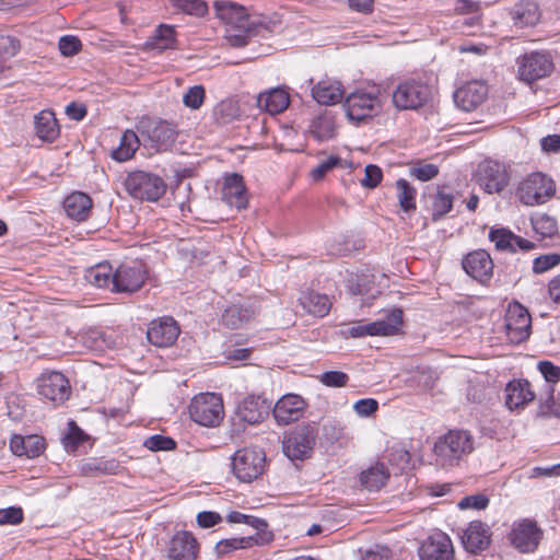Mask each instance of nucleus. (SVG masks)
<instances>
[{
    "instance_id": "obj_43",
    "label": "nucleus",
    "mask_w": 560,
    "mask_h": 560,
    "mask_svg": "<svg viewBox=\"0 0 560 560\" xmlns=\"http://www.w3.org/2000/svg\"><path fill=\"white\" fill-rule=\"evenodd\" d=\"M453 195L443 189L438 190L432 202V219L438 221L442 219L453 207Z\"/></svg>"
},
{
    "instance_id": "obj_10",
    "label": "nucleus",
    "mask_w": 560,
    "mask_h": 560,
    "mask_svg": "<svg viewBox=\"0 0 560 560\" xmlns=\"http://www.w3.org/2000/svg\"><path fill=\"white\" fill-rule=\"evenodd\" d=\"M36 383L38 394L55 406L65 402L70 396L71 387L69 381L60 372L43 373Z\"/></svg>"
},
{
    "instance_id": "obj_41",
    "label": "nucleus",
    "mask_w": 560,
    "mask_h": 560,
    "mask_svg": "<svg viewBox=\"0 0 560 560\" xmlns=\"http://www.w3.org/2000/svg\"><path fill=\"white\" fill-rule=\"evenodd\" d=\"M399 206L405 212L416 209V189L404 178L396 182Z\"/></svg>"
},
{
    "instance_id": "obj_62",
    "label": "nucleus",
    "mask_w": 560,
    "mask_h": 560,
    "mask_svg": "<svg viewBox=\"0 0 560 560\" xmlns=\"http://www.w3.org/2000/svg\"><path fill=\"white\" fill-rule=\"evenodd\" d=\"M378 408V402L373 398H365L358 400L353 409L361 417H369L374 413Z\"/></svg>"
},
{
    "instance_id": "obj_39",
    "label": "nucleus",
    "mask_w": 560,
    "mask_h": 560,
    "mask_svg": "<svg viewBox=\"0 0 560 560\" xmlns=\"http://www.w3.org/2000/svg\"><path fill=\"white\" fill-rule=\"evenodd\" d=\"M388 478L389 471L383 463H376L360 475L361 483L369 490H380Z\"/></svg>"
},
{
    "instance_id": "obj_33",
    "label": "nucleus",
    "mask_w": 560,
    "mask_h": 560,
    "mask_svg": "<svg viewBox=\"0 0 560 560\" xmlns=\"http://www.w3.org/2000/svg\"><path fill=\"white\" fill-rule=\"evenodd\" d=\"M402 324V311L393 308L384 318L369 323L370 336H390L396 334Z\"/></svg>"
},
{
    "instance_id": "obj_23",
    "label": "nucleus",
    "mask_w": 560,
    "mask_h": 560,
    "mask_svg": "<svg viewBox=\"0 0 560 560\" xmlns=\"http://www.w3.org/2000/svg\"><path fill=\"white\" fill-rule=\"evenodd\" d=\"M222 200L237 210L245 209L248 203V195L243 177L237 173L225 176L222 187Z\"/></svg>"
},
{
    "instance_id": "obj_40",
    "label": "nucleus",
    "mask_w": 560,
    "mask_h": 560,
    "mask_svg": "<svg viewBox=\"0 0 560 560\" xmlns=\"http://www.w3.org/2000/svg\"><path fill=\"white\" fill-rule=\"evenodd\" d=\"M82 339L83 343L93 351H105L106 349L113 348L115 345L112 336L97 329L86 331L82 336Z\"/></svg>"
},
{
    "instance_id": "obj_60",
    "label": "nucleus",
    "mask_w": 560,
    "mask_h": 560,
    "mask_svg": "<svg viewBox=\"0 0 560 560\" xmlns=\"http://www.w3.org/2000/svg\"><path fill=\"white\" fill-rule=\"evenodd\" d=\"M340 159L337 156H329L325 161H322L316 167H314L311 172L313 179L319 180L322 179L330 170H332L338 163Z\"/></svg>"
},
{
    "instance_id": "obj_53",
    "label": "nucleus",
    "mask_w": 560,
    "mask_h": 560,
    "mask_svg": "<svg viewBox=\"0 0 560 560\" xmlns=\"http://www.w3.org/2000/svg\"><path fill=\"white\" fill-rule=\"evenodd\" d=\"M560 262V255L547 254L538 256L533 261V271L535 273H544L549 269L556 267Z\"/></svg>"
},
{
    "instance_id": "obj_2",
    "label": "nucleus",
    "mask_w": 560,
    "mask_h": 560,
    "mask_svg": "<svg viewBox=\"0 0 560 560\" xmlns=\"http://www.w3.org/2000/svg\"><path fill=\"white\" fill-rule=\"evenodd\" d=\"M432 97V88L420 78H409L393 91L392 101L398 110H417Z\"/></svg>"
},
{
    "instance_id": "obj_11",
    "label": "nucleus",
    "mask_w": 560,
    "mask_h": 560,
    "mask_svg": "<svg viewBox=\"0 0 560 560\" xmlns=\"http://www.w3.org/2000/svg\"><path fill=\"white\" fill-rule=\"evenodd\" d=\"M477 183L488 194H498L509 184V174L503 164L487 160L478 165Z\"/></svg>"
},
{
    "instance_id": "obj_46",
    "label": "nucleus",
    "mask_w": 560,
    "mask_h": 560,
    "mask_svg": "<svg viewBox=\"0 0 560 560\" xmlns=\"http://www.w3.org/2000/svg\"><path fill=\"white\" fill-rule=\"evenodd\" d=\"M372 276L362 273L357 276V282L349 287L350 292L354 295H366L368 298L375 299L381 291L373 288Z\"/></svg>"
},
{
    "instance_id": "obj_49",
    "label": "nucleus",
    "mask_w": 560,
    "mask_h": 560,
    "mask_svg": "<svg viewBox=\"0 0 560 560\" xmlns=\"http://www.w3.org/2000/svg\"><path fill=\"white\" fill-rule=\"evenodd\" d=\"M58 48L62 56L71 57L81 51L82 43L77 36L65 35L60 37Z\"/></svg>"
},
{
    "instance_id": "obj_3",
    "label": "nucleus",
    "mask_w": 560,
    "mask_h": 560,
    "mask_svg": "<svg viewBox=\"0 0 560 560\" xmlns=\"http://www.w3.org/2000/svg\"><path fill=\"white\" fill-rule=\"evenodd\" d=\"M138 131L145 145L155 151L168 150L178 136L177 126L166 120L142 118L139 121Z\"/></svg>"
},
{
    "instance_id": "obj_29",
    "label": "nucleus",
    "mask_w": 560,
    "mask_h": 560,
    "mask_svg": "<svg viewBox=\"0 0 560 560\" xmlns=\"http://www.w3.org/2000/svg\"><path fill=\"white\" fill-rule=\"evenodd\" d=\"M290 104L289 93L282 88H275L262 92L257 97L259 108L276 115L282 113Z\"/></svg>"
},
{
    "instance_id": "obj_47",
    "label": "nucleus",
    "mask_w": 560,
    "mask_h": 560,
    "mask_svg": "<svg viewBox=\"0 0 560 560\" xmlns=\"http://www.w3.org/2000/svg\"><path fill=\"white\" fill-rule=\"evenodd\" d=\"M172 5L186 14L203 16L208 12V5L203 0H170Z\"/></svg>"
},
{
    "instance_id": "obj_56",
    "label": "nucleus",
    "mask_w": 560,
    "mask_h": 560,
    "mask_svg": "<svg viewBox=\"0 0 560 560\" xmlns=\"http://www.w3.org/2000/svg\"><path fill=\"white\" fill-rule=\"evenodd\" d=\"M320 382L329 387H343L349 381V376L341 371H327L320 377Z\"/></svg>"
},
{
    "instance_id": "obj_15",
    "label": "nucleus",
    "mask_w": 560,
    "mask_h": 560,
    "mask_svg": "<svg viewBox=\"0 0 560 560\" xmlns=\"http://www.w3.org/2000/svg\"><path fill=\"white\" fill-rule=\"evenodd\" d=\"M421 560H452L454 548L451 538L443 532L430 535L419 548Z\"/></svg>"
},
{
    "instance_id": "obj_63",
    "label": "nucleus",
    "mask_w": 560,
    "mask_h": 560,
    "mask_svg": "<svg viewBox=\"0 0 560 560\" xmlns=\"http://www.w3.org/2000/svg\"><path fill=\"white\" fill-rule=\"evenodd\" d=\"M222 521L221 515L213 511H203L197 515V524L202 528H210Z\"/></svg>"
},
{
    "instance_id": "obj_57",
    "label": "nucleus",
    "mask_w": 560,
    "mask_h": 560,
    "mask_svg": "<svg viewBox=\"0 0 560 560\" xmlns=\"http://www.w3.org/2000/svg\"><path fill=\"white\" fill-rule=\"evenodd\" d=\"M439 174V167L434 164H422L410 168V175L415 178L427 182Z\"/></svg>"
},
{
    "instance_id": "obj_17",
    "label": "nucleus",
    "mask_w": 560,
    "mask_h": 560,
    "mask_svg": "<svg viewBox=\"0 0 560 560\" xmlns=\"http://www.w3.org/2000/svg\"><path fill=\"white\" fill-rule=\"evenodd\" d=\"M487 95L488 85L482 81L474 80L455 91L454 102L460 109L471 112L485 102Z\"/></svg>"
},
{
    "instance_id": "obj_30",
    "label": "nucleus",
    "mask_w": 560,
    "mask_h": 560,
    "mask_svg": "<svg viewBox=\"0 0 560 560\" xmlns=\"http://www.w3.org/2000/svg\"><path fill=\"white\" fill-rule=\"evenodd\" d=\"M299 303L305 312L317 317L326 316L331 307V302L326 294L313 290L301 291Z\"/></svg>"
},
{
    "instance_id": "obj_51",
    "label": "nucleus",
    "mask_w": 560,
    "mask_h": 560,
    "mask_svg": "<svg viewBox=\"0 0 560 560\" xmlns=\"http://www.w3.org/2000/svg\"><path fill=\"white\" fill-rule=\"evenodd\" d=\"M205 89L202 85H195L188 89L183 96V103L186 107L198 109L205 100Z\"/></svg>"
},
{
    "instance_id": "obj_44",
    "label": "nucleus",
    "mask_w": 560,
    "mask_h": 560,
    "mask_svg": "<svg viewBox=\"0 0 560 560\" xmlns=\"http://www.w3.org/2000/svg\"><path fill=\"white\" fill-rule=\"evenodd\" d=\"M228 521L230 523H234V524H241V523L247 524L256 530L255 533H260V534H264L265 537L271 538V535L269 533H266L268 524L262 518H258V517L250 516V515H245L241 512L233 511L228 515Z\"/></svg>"
},
{
    "instance_id": "obj_54",
    "label": "nucleus",
    "mask_w": 560,
    "mask_h": 560,
    "mask_svg": "<svg viewBox=\"0 0 560 560\" xmlns=\"http://www.w3.org/2000/svg\"><path fill=\"white\" fill-rule=\"evenodd\" d=\"M24 520V513L20 506L0 509V525H18Z\"/></svg>"
},
{
    "instance_id": "obj_24",
    "label": "nucleus",
    "mask_w": 560,
    "mask_h": 560,
    "mask_svg": "<svg viewBox=\"0 0 560 560\" xmlns=\"http://www.w3.org/2000/svg\"><path fill=\"white\" fill-rule=\"evenodd\" d=\"M513 25L517 28L533 27L541 18L538 3L534 0H521L510 10Z\"/></svg>"
},
{
    "instance_id": "obj_31",
    "label": "nucleus",
    "mask_w": 560,
    "mask_h": 560,
    "mask_svg": "<svg viewBox=\"0 0 560 560\" xmlns=\"http://www.w3.org/2000/svg\"><path fill=\"white\" fill-rule=\"evenodd\" d=\"M121 470L122 466L115 458H89L80 465L81 475L86 477L118 475Z\"/></svg>"
},
{
    "instance_id": "obj_7",
    "label": "nucleus",
    "mask_w": 560,
    "mask_h": 560,
    "mask_svg": "<svg viewBox=\"0 0 560 560\" xmlns=\"http://www.w3.org/2000/svg\"><path fill=\"white\" fill-rule=\"evenodd\" d=\"M556 192L553 180L542 173H532L520 182L516 190L518 200L526 206L545 203Z\"/></svg>"
},
{
    "instance_id": "obj_4",
    "label": "nucleus",
    "mask_w": 560,
    "mask_h": 560,
    "mask_svg": "<svg viewBox=\"0 0 560 560\" xmlns=\"http://www.w3.org/2000/svg\"><path fill=\"white\" fill-rule=\"evenodd\" d=\"M318 436L316 422L296 425L283 441V453L292 460L308 458Z\"/></svg>"
},
{
    "instance_id": "obj_12",
    "label": "nucleus",
    "mask_w": 560,
    "mask_h": 560,
    "mask_svg": "<svg viewBox=\"0 0 560 560\" xmlns=\"http://www.w3.org/2000/svg\"><path fill=\"white\" fill-rule=\"evenodd\" d=\"M505 329L509 340L513 343H521L530 335V314L517 302L511 304L506 311Z\"/></svg>"
},
{
    "instance_id": "obj_48",
    "label": "nucleus",
    "mask_w": 560,
    "mask_h": 560,
    "mask_svg": "<svg viewBox=\"0 0 560 560\" xmlns=\"http://www.w3.org/2000/svg\"><path fill=\"white\" fill-rule=\"evenodd\" d=\"M537 412L545 418L560 417V404L555 399L553 388H550L545 400H540Z\"/></svg>"
},
{
    "instance_id": "obj_8",
    "label": "nucleus",
    "mask_w": 560,
    "mask_h": 560,
    "mask_svg": "<svg viewBox=\"0 0 560 560\" xmlns=\"http://www.w3.org/2000/svg\"><path fill=\"white\" fill-rule=\"evenodd\" d=\"M125 187L133 198L147 201L159 200L166 190V184L160 176L143 171L130 173Z\"/></svg>"
},
{
    "instance_id": "obj_52",
    "label": "nucleus",
    "mask_w": 560,
    "mask_h": 560,
    "mask_svg": "<svg viewBox=\"0 0 560 560\" xmlns=\"http://www.w3.org/2000/svg\"><path fill=\"white\" fill-rule=\"evenodd\" d=\"M21 49L20 40L13 36H0V60L14 57Z\"/></svg>"
},
{
    "instance_id": "obj_34",
    "label": "nucleus",
    "mask_w": 560,
    "mask_h": 560,
    "mask_svg": "<svg viewBox=\"0 0 560 560\" xmlns=\"http://www.w3.org/2000/svg\"><path fill=\"white\" fill-rule=\"evenodd\" d=\"M342 95L341 83L338 81L322 80L312 89L313 98L322 105L337 104Z\"/></svg>"
},
{
    "instance_id": "obj_35",
    "label": "nucleus",
    "mask_w": 560,
    "mask_h": 560,
    "mask_svg": "<svg viewBox=\"0 0 560 560\" xmlns=\"http://www.w3.org/2000/svg\"><path fill=\"white\" fill-rule=\"evenodd\" d=\"M92 207L91 198L84 192H73L63 201V208L67 215L77 221L88 219Z\"/></svg>"
},
{
    "instance_id": "obj_1",
    "label": "nucleus",
    "mask_w": 560,
    "mask_h": 560,
    "mask_svg": "<svg viewBox=\"0 0 560 560\" xmlns=\"http://www.w3.org/2000/svg\"><path fill=\"white\" fill-rule=\"evenodd\" d=\"M475 450V438L462 429L450 430L440 436L433 446L435 460L442 467L458 465Z\"/></svg>"
},
{
    "instance_id": "obj_6",
    "label": "nucleus",
    "mask_w": 560,
    "mask_h": 560,
    "mask_svg": "<svg viewBox=\"0 0 560 560\" xmlns=\"http://www.w3.org/2000/svg\"><path fill=\"white\" fill-rule=\"evenodd\" d=\"M345 109L350 120L361 122L381 113L383 103L380 90H357L345 101Z\"/></svg>"
},
{
    "instance_id": "obj_32",
    "label": "nucleus",
    "mask_w": 560,
    "mask_h": 560,
    "mask_svg": "<svg viewBox=\"0 0 560 560\" xmlns=\"http://www.w3.org/2000/svg\"><path fill=\"white\" fill-rule=\"evenodd\" d=\"M270 540V537H265L264 534L255 533L244 537H235L223 539L217 542L215 551L219 556L228 555L237 549L250 548L255 545H264Z\"/></svg>"
},
{
    "instance_id": "obj_45",
    "label": "nucleus",
    "mask_w": 560,
    "mask_h": 560,
    "mask_svg": "<svg viewBox=\"0 0 560 560\" xmlns=\"http://www.w3.org/2000/svg\"><path fill=\"white\" fill-rule=\"evenodd\" d=\"M175 44V30L170 25H160L153 36V47L159 50L173 48Z\"/></svg>"
},
{
    "instance_id": "obj_25",
    "label": "nucleus",
    "mask_w": 560,
    "mask_h": 560,
    "mask_svg": "<svg viewBox=\"0 0 560 560\" xmlns=\"http://www.w3.org/2000/svg\"><path fill=\"white\" fill-rule=\"evenodd\" d=\"M269 410L270 404L259 396H248L237 407L240 418L249 424L261 422Z\"/></svg>"
},
{
    "instance_id": "obj_18",
    "label": "nucleus",
    "mask_w": 560,
    "mask_h": 560,
    "mask_svg": "<svg viewBox=\"0 0 560 560\" xmlns=\"http://www.w3.org/2000/svg\"><path fill=\"white\" fill-rule=\"evenodd\" d=\"M179 327L172 317H162L150 323L147 338L152 345L164 348L172 346L179 335Z\"/></svg>"
},
{
    "instance_id": "obj_16",
    "label": "nucleus",
    "mask_w": 560,
    "mask_h": 560,
    "mask_svg": "<svg viewBox=\"0 0 560 560\" xmlns=\"http://www.w3.org/2000/svg\"><path fill=\"white\" fill-rule=\"evenodd\" d=\"M213 7L217 18L232 30H250L249 15L244 7L226 0H217Z\"/></svg>"
},
{
    "instance_id": "obj_37",
    "label": "nucleus",
    "mask_w": 560,
    "mask_h": 560,
    "mask_svg": "<svg viewBox=\"0 0 560 560\" xmlns=\"http://www.w3.org/2000/svg\"><path fill=\"white\" fill-rule=\"evenodd\" d=\"M85 279L97 288H112L115 291V271L107 262L97 264L86 269Z\"/></svg>"
},
{
    "instance_id": "obj_22",
    "label": "nucleus",
    "mask_w": 560,
    "mask_h": 560,
    "mask_svg": "<svg viewBox=\"0 0 560 560\" xmlns=\"http://www.w3.org/2000/svg\"><path fill=\"white\" fill-rule=\"evenodd\" d=\"M462 265L464 270L479 282H486L492 277L493 261L490 255L483 249L467 254Z\"/></svg>"
},
{
    "instance_id": "obj_42",
    "label": "nucleus",
    "mask_w": 560,
    "mask_h": 560,
    "mask_svg": "<svg viewBox=\"0 0 560 560\" xmlns=\"http://www.w3.org/2000/svg\"><path fill=\"white\" fill-rule=\"evenodd\" d=\"M489 240L494 243L499 250H509L515 253V234L504 228L491 229Z\"/></svg>"
},
{
    "instance_id": "obj_61",
    "label": "nucleus",
    "mask_w": 560,
    "mask_h": 560,
    "mask_svg": "<svg viewBox=\"0 0 560 560\" xmlns=\"http://www.w3.org/2000/svg\"><path fill=\"white\" fill-rule=\"evenodd\" d=\"M534 229L541 233L544 236H551L557 230V225L553 219L544 215L533 221Z\"/></svg>"
},
{
    "instance_id": "obj_26",
    "label": "nucleus",
    "mask_w": 560,
    "mask_h": 560,
    "mask_svg": "<svg viewBox=\"0 0 560 560\" xmlns=\"http://www.w3.org/2000/svg\"><path fill=\"white\" fill-rule=\"evenodd\" d=\"M534 399L535 393L526 380H514L505 387V405L511 410L523 408Z\"/></svg>"
},
{
    "instance_id": "obj_20",
    "label": "nucleus",
    "mask_w": 560,
    "mask_h": 560,
    "mask_svg": "<svg viewBox=\"0 0 560 560\" xmlns=\"http://www.w3.org/2000/svg\"><path fill=\"white\" fill-rule=\"evenodd\" d=\"M306 402L295 394H287L282 396L275 405L272 415L278 424L287 425L298 421L304 412Z\"/></svg>"
},
{
    "instance_id": "obj_27",
    "label": "nucleus",
    "mask_w": 560,
    "mask_h": 560,
    "mask_svg": "<svg viewBox=\"0 0 560 560\" xmlns=\"http://www.w3.org/2000/svg\"><path fill=\"white\" fill-rule=\"evenodd\" d=\"M465 549L471 553L485 550L490 544L489 528L479 521L471 522L462 537Z\"/></svg>"
},
{
    "instance_id": "obj_14",
    "label": "nucleus",
    "mask_w": 560,
    "mask_h": 560,
    "mask_svg": "<svg viewBox=\"0 0 560 560\" xmlns=\"http://www.w3.org/2000/svg\"><path fill=\"white\" fill-rule=\"evenodd\" d=\"M199 553L197 538L187 530L176 532L165 548L167 560H196Z\"/></svg>"
},
{
    "instance_id": "obj_21",
    "label": "nucleus",
    "mask_w": 560,
    "mask_h": 560,
    "mask_svg": "<svg viewBox=\"0 0 560 560\" xmlns=\"http://www.w3.org/2000/svg\"><path fill=\"white\" fill-rule=\"evenodd\" d=\"M542 537L541 529L533 521L524 520L511 533L513 546L522 552L534 551Z\"/></svg>"
},
{
    "instance_id": "obj_64",
    "label": "nucleus",
    "mask_w": 560,
    "mask_h": 560,
    "mask_svg": "<svg viewBox=\"0 0 560 560\" xmlns=\"http://www.w3.org/2000/svg\"><path fill=\"white\" fill-rule=\"evenodd\" d=\"M390 549L384 546H376L375 549L366 550L362 556V560H390Z\"/></svg>"
},
{
    "instance_id": "obj_58",
    "label": "nucleus",
    "mask_w": 560,
    "mask_h": 560,
    "mask_svg": "<svg viewBox=\"0 0 560 560\" xmlns=\"http://www.w3.org/2000/svg\"><path fill=\"white\" fill-rule=\"evenodd\" d=\"M489 504V499L485 494H475V495H468L464 497L458 502V508L462 510L465 509H476V510H482L486 509Z\"/></svg>"
},
{
    "instance_id": "obj_38",
    "label": "nucleus",
    "mask_w": 560,
    "mask_h": 560,
    "mask_svg": "<svg viewBox=\"0 0 560 560\" xmlns=\"http://www.w3.org/2000/svg\"><path fill=\"white\" fill-rule=\"evenodd\" d=\"M140 145L139 136L131 129H127L120 137L119 145L114 149L110 156L117 162L130 160Z\"/></svg>"
},
{
    "instance_id": "obj_50",
    "label": "nucleus",
    "mask_w": 560,
    "mask_h": 560,
    "mask_svg": "<svg viewBox=\"0 0 560 560\" xmlns=\"http://www.w3.org/2000/svg\"><path fill=\"white\" fill-rule=\"evenodd\" d=\"M143 445L150 451H171L176 447V443L172 438L155 434L149 436Z\"/></svg>"
},
{
    "instance_id": "obj_28",
    "label": "nucleus",
    "mask_w": 560,
    "mask_h": 560,
    "mask_svg": "<svg viewBox=\"0 0 560 560\" xmlns=\"http://www.w3.org/2000/svg\"><path fill=\"white\" fill-rule=\"evenodd\" d=\"M10 448L16 456L35 458L45 451V440L36 434L26 436L13 435L10 441Z\"/></svg>"
},
{
    "instance_id": "obj_59",
    "label": "nucleus",
    "mask_w": 560,
    "mask_h": 560,
    "mask_svg": "<svg viewBox=\"0 0 560 560\" xmlns=\"http://www.w3.org/2000/svg\"><path fill=\"white\" fill-rule=\"evenodd\" d=\"M538 370L548 383H557L560 381V368L550 361H540Z\"/></svg>"
},
{
    "instance_id": "obj_55",
    "label": "nucleus",
    "mask_w": 560,
    "mask_h": 560,
    "mask_svg": "<svg viewBox=\"0 0 560 560\" xmlns=\"http://www.w3.org/2000/svg\"><path fill=\"white\" fill-rule=\"evenodd\" d=\"M383 178L381 167L374 164H369L364 170V177L360 180L361 185L365 188H375L378 186Z\"/></svg>"
},
{
    "instance_id": "obj_19",
    "label": "nucleus",
    "mask_w": 560,
    "mask_h": 560,
    "mask_svg": "<svg viewBox=\"0 0 560 560\" xmlns=\"http://www.w3.org/2000/svg\"><path fill=\"white\" fill-rule=\"evenodd\" d=\"M552 63L546 54L530 52L525 55L518 65L520 79L530 83L550 73Z\"/></svg>"
},
{
    "instance_id": "obj_13",
    "label": "nucleus",
    "mask_w": 560,
    "mask_h": 560,
    "mask_svg": "<svg viewBox=\"0 0 560 560\" xmlns=\"http://www.w3.org/2000/svg\"><path fill=\"white\" fill-rule=\"evenodd\" d=\"M148 272L141 261L120 264L115 270V292L132 293L141 289Z\"/></svg>"
},
{
    "instance_id": "obj_5",
    "label": "nucleus",
    "mask_w": 560,
    "mask_h": 560,
    "mask_svg": "<svg viewBox=\"0 0 560 560\" xmlns=\"http://www.w3.org/2000/svg\"><path fill=\"white\" fill-rule=\"evenodd\" d=\"M233 475L241 482H252L262 475L266 468V454L262 450L244 447L231 458Z\"/></svg>"
},
{
    "instance_id": "obj_36",
    "label": "nucleus",
    "mask_w": 560,
    "mask_h": 560,
    "mask_svg": "<svg viewBox=\"0 0 560 560\" xmlns=\"http://www.w3.org/2000/svg\"><path fill=\"white\" fill-rule=\"evenodd\" d=\"M35 131L43 141H55L60 133L55 114L50 110H43L36 115Z\"/></svg>"
},
{
    "instance_id": "obj_9",
    "label": "nucleus",
    "mask_w": 560,
    "mask_h": 560,
    "mask_svg": "<svg viewBox=\"0 0 560 560\" xmlns=\"http://www.w3.org/2000/svg\"><path fill=\"white\" fill-rule=\"evenodd\" d=\"M223 412L222 400L213 393L196 396L189 406L190 418L205 427L218 425L223 419Z\"/></svg>"
}]
</instances>
